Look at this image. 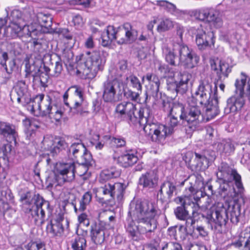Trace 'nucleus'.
<instances>
[{"label": "nucleus", "instance_id": "f257e3e1", "mask_svg": "<svg viewBox=\"0 0 250 250\" xmlns=\"http://www.w3.org/2000/svg\"><path fill=\"white\" fill-rule=\"evenodd\" d=\"M161 213V210L154 202L132 201L125 225L128 236L135 241L141 239V234L150 238L152 233L157 228L158 219Z\"/></svg>", "mask_w": 250, "mask_h": 250}, {"label": "nucleus", "instance_id": "f03ea898", "mask_svg": "<svg viewBox=\"0 0 250 250\" xmlns=\"http://www.w3.org/2000/svg\"><path fill=\"white\" fill-rule=\"evenodd\" d=\"M196 203L192 201V217L196 222L206 218L210 224L211 229L217 233H221L222 227L226 225L228 220L227 210L223 203L218 202L215 204L209 209L204 211L200 208L198 202L200 197H193Z\"/></svg>", "mask_w": 250, "mask_h": 250}, {"label": "nucleus", "instance_id": "7ed1b4c3", "mask_svg": "<svg viewBox=\"0 0 250 250\" xmlns=\"http://www.w3.org/2000/svg\"><path fill=\"white\" fill-rule=\"evenodd\" d=\"M217 179L216 182L219 184L218 189L219 194L222 197L232 196L230 192L231 188L229 184L234 181V184L237 189L235 191L234 188L231 189L233 193H241L244 190L242 182L241 176L235 169L232 168L228 164L222 163L218 167V171L216 173Z\"/></svg>", "mask_w": 250, "mask_h": 250}, {"label": "nucleus", "instance_id": "20e7f679", "mask_svg": "<svg viewBox=\"0 0 250 250\" xmlns=\"http://www.w3.org/2000/svg\"><path fill=\"white\" fill-rule=\"evenodd\" d=\"M163 52L166 62L173 66L181 64L186 68H192L199 61V57L184 44L174 43L172 49L164 46Z\"/></svg>", "mask_w": 250, "mask_h": 250}, {"label": "nucleus", "instance_id": "39448f33", "mask_svg": "<svg viewBox=\"0 0 250 250\" xmlns=\"http://www.w3.org/2000/svg\"><path fill=\"white\" fill-rule=\"evenodd\" d=\"M135 105L129 102H122L117 104L116 107V112L123 120L129 125L139 123L144 127L150 120L151 110L146 106L141 107L136 114L135 113Z\"/></svg>", "mask_w": 250, "mask_h": 250}, {"label": "nucleus", "instance_id": "423d86ee", "mask_svg": "<svg viewBox=\"0 0 250 250\" xmlns=\"http://www.w3.org/2000/svg\"><path fill=\"white\" fill-rule=\"evenodd\" d=\"M20 200L26 205L34 204L31 208H27L25 212L30 213L35 223L43 225L45 221V212L51 213L52 210L49 202L39 194L32 195L30 192L21 194Z\"/></svg>", "mask_w": 250, "mask_h": 250}, {"label": "nucleus", "instance_id": "0eeeda50", "mask_svg": "<svg viewBox=\"0 0 250 250\" xmlns=\"http://www.w3.org/2000/svg\"><path fill=\"white\" fill-rule=\"evenodd\" d=\"M152 118L151 113L150 120L144 127V130L146 135L150 136L152 142L163 145L166 142V138L171 135L176 130L178 125L177 117L174 115L170 116L168 126L153 122Z\"/></svg>", "mask_w": 250, "mask_h": 250}, {"label": "nucleus", "instance_id": "6e6552de", "mask_svg": "<svg viewBox=\"0 0 250 250\" xmlns=\"http://www.w3.org/2000/svg\"><path fill=\"white\" fill-rule=\"evenodd\" d=\"M125 190V186L122 183L108 182L103 186L94 188L93 191L97 201L104 204L115 198L118 201L122 200Z\"/></svg>", "mask_w": 250, "mask_h": 250}, {"label": "nucleus", "instance_id": "1a4fd4ad", "mask_svg": "<svg viewBox=\"0 0 250 250\" xmlns=\"http://www.w3.org/2000/svg\"><path fill=\"white\" fill-rule=\"evenodd\" d=\"M80 60L84 65L85 73L91 74L93 77L95 76L99 71L103 70L105 62V60L99 50L87 51L80 56Z\"/></svg>", "mask_w": 250, "mask_h": 250}, {"label": "nucleus", "instance_id": "9d476101", "mask_svg": "<svg viewBox=\"0 0 250 250\" xmlns=\"http://www.w3.org/2000/svg\"><path fill=\"white\" fill-rule=\"evenodd\" d=\"M44 98L43 94L37 95L35 98V104L32 105L34 109L37 107L40 111L41 116L48 117L50 119H54L56 121H59L62 117L63 112L62 110L53 108L51 103V98L47 96L45 101L42 102Z\"/></svg>", "mask_w": 250, "mask_h": 250}, {"label": "nucleus", "instance_id": "9b49d317", "mask_svg": "<svg viewBox=\"0 0 250 250\" xmlns=\"http://www.w3.org/2000/svg\"><path fill=\"white\" fill-rule=\"evenodd\" d=\"M188 106L186 110L185 120L189 127L195 130L199 125L205 120L201 114V105L198 102L191 97L188 100Z\"/></svg>", "mask_w": 250, "mask_h": 250}, {"label": "nucleus", "instance_id": "f8f14e48", "mask_svg": "<svg viewBox=\"0 0 250 250\" xmlns=\"http://www.w3.org/2000/svg\"><path fill=\"white\" fill-rule=\"evenodd\" d=\"M123 88V82L117 78L106 80L103 85L104 101L107 103L115 102L117 95L122 93Z\"/></svg>", "mask_w": 250, "mask_h": 250}, {"label": "nucleus", "instance_id": "ddd939ff", "mask_svg": "<svg viewBox=\"0 0 250 250\" xmlns=\"http://www.w3.org/2000/svg\"><path fill=\"white\" fill-rule=\"evenodd\" d=\"M34 24L26 25L23 23L10 22L7 26L4 28L2 37L8 39L17 38L27 37Z\"/></svg>", "mask_w": 250, "mask_h": 250}, {"label": "nucleus", "instance_id": "4468645a", "mask_svg": "<svg viewBox=\"0 0 250 250\" xmlns=\"http://www.w3.org/2000/svg\"><path fill=\"white\" fill-rule=\"evenodd\" d=\"M212 88V84L210 80L208 78L201 80L197 90L191 98L197 101L201 105H206L211 100Z\"/></svg>", "mask_w": 250, "mask_h": 250}, {"label": "nucleus", "instance_id": "2eb2a0df", "mask_svg": "<svg viewBox=\"0 0 250 250\" xmlns=\"http://www.w3.org/2000/svg\"><path fill=\"white\" fill-rule=\"evenodd\" d=\"M75 172V165L73 162L57 163L54 168L56 176L62 179L64 182H70L74 180Z\"/></svg>", "mask_w": 250, "mask_h": 250}, {"label": "nucleus", "instance_id": "dca6fc26", "mask_svg": "<svg viewBox=\"0 0 250 250\" xmlns=\"http://www.w3.org/2000/svg\"><path fill=\"white\" fill-rule=\"evenodd\" d=\"M194 34L196 43L200 50H204L214 43L213 33L206 32L201 26L195 30Z\"/></svg>", "mask_w": 250, "mask_h": 250}, {"label": "nucleus", "instance_id": "f3484780", "mask_svg": "<svg viewBox=\"0 0 250 250\" xmlns=\"http://www.w3.org/2000/svg\"><path fill=\"white\" fill-rule=\"evenodd\" d=\"M177 190V183L175 180L167 178L161 185L157 196L162 202L169 201Z\"/></svg>", "mask_w": 250, "mask_h": 250}, {"label": "nucleus", "instance_id": "a211bd4d", "mask_svg": "<svg viewBox=\"0 0 250 250\" xmlns=\"http://www.w3.org/2000/svg\"><path fill=\"white\" fill-rule=\"evenodd\" d=\"M114 158L116 160L117 163L119 165L125 168L132 167L138 160L136 150L132 149H126L118 158L114 157Z\"/></svg>", "mask_w": 250, "mask_h": 250}, {"label": "nucleus", "instance_id": "6ab92c4d", "mask_svg": "<svg viewBox=\"0 0 250 250\" xmlns=\"http://www.w3.org/2000/svg\"><path fill=\"white\" fill-rule=\"evenodd\" d=\"M177 204L180 205L174 209V213L176 218L180 220L187 219L189 216V213L187 209V206L192 205V201L188 197H178L176 199Z\"/></svg>", "mask_w": 250, "mask_h": 250}, {"label": "nucleus", "instance_id": "aec40b11", "mask_svg": "<svg viewBox=\"0 0 250 250\" xmlns=\"http://www.w3.org/2000/svg\"><path fill=\"white\" fill-rule=\"evenodd\" d=\"M121 32V28L116 29L113 26H108L106 31L101 35L102 45L103 46H107L114 40H117L118 42V40L120 38Z\"/></svg>", "mask_w": 250, "mask_h": 250}, {"label": "nucleus", "instance_id": "412c9836", "mask_svg": "<svg viewBox=\"0 0 250 250\" xmlns=\"http://www.w3.org/2000/svg\"><path fill=\"white\" fill-rule=\"evenodd\" d=\"M123 28L125 30V37H122L124 32L122 30L120 38L118 40V43L120 44H130L135 42L137 38V31L133 28L132 25L129 22L125 23L123 25Z\"/></svg>", "mask_w": 250, "mask_h": 250}, {"label": "nucleus", "instance_id": "4be33fe9", "mask_svg": "<svg viewBox=\"0 0 250 250\" xmlns=\"http://www.w3.org/2000/svg\"><path fill=\"white\" fill-rule=\"evenodd\" d=\"M227 105L224 108V113L228 114L240 110L245 104L243 95L239 94L231 97L227 100Z\"/></svg>", "mask_w": 250, "mask_h": 250}, {"label": "nucleus", "instance_id": "5701e85b", "mask_svg": "<svg viewBox=\"0 0 250 250\" xmlns=\"http://www.w3.org/2000/svg\"><path fill=\"white\" fill-rule=\"evenodd\" d=\"M90 236L92 241L95 244H102L105 239V227L100 223L92 224Z\"/></svg>", "mask_w": 250, "mask_h": 250}, {"label": "nucleus", "instance_id": "b1692460", "mask_svg": "<svg viewBox=\"0 0 250 250\" xmlns=\"http://www.w3.org/2000/svg\"><path fill=\"white\" fill-rule=\"evenodd\" d=\"M158 178L151 171L142 174L139 179L138 184L144 188H154L158 185Z\"/></svg>", "mask_w": 250, "mask_h": 250}, {"label": "nucleus", "instance_id": "393cba45", "mask_svg": "<svg viewBox=\"0 0 250 250\" xmlns=\"http://www.w3.org/2000/svg\"><path fill=\"white\" fill-rule=\"evenodd\" d=\"M92 199V194L90 191L86 192L81 199H75L72 202L74 211L76 213L84 211Z\"/></svg>", "mask_w": 250, "mask_h": 250}, {"label": "nucleus", "instance_id": "a878e982", "mask_svg": "<svg viewBox=\"0 0 250 250\" xmlns=\"http://www.w3.org/2000/svg\"><path fill=\"white\" fill-rule=\"evenodd\" d=\"M27 37L32 39L33 46H42L45 43L44 34L42 32L41 26L36 23H34Z\"/></svg>", "mask_w": 250, "mask_h": 250}, {"label": "nucleus", "instance_id": "bb28decb", "mask_svg": "<svg viewBox=\"0 0 250 250\" xmlns=\"http://www.w3.org/2000/svg\"><path fill=\"white\" fill-rule=\"evenodd\" d=\"M218 104V98L215 95V93H214L211 100L206 105H204L207 107L205 114L206 122L214 118L219 114L220 110Z\"/></svg>", "mask_w": 250, "mask_h": 250}, {"label": "nucleus", "instance_id": "cd10ccee", "mask_svg": "<svg viewBox=\"0 0 250 250\" xmlns=\"http://www.w3.org/2000/svg\"><path fill=\"white\" fill-rule=\"evenodd\" d=\"M146 78L150 83L151 85L150 90L149 92L150 94L157 98H159L160 80L158 77L155 74L148 73L145 76L142 77V81Z\"/></svg>", "mask_w": 250, "mask_h": 250}, {"label": "nucleus", "instance_id": "c85d7f7f", "mask_svg": "<svg viewBox=\"0 0 250 250\" xmlns=\"http://www.w3.org/2000/svg\"><path fill=\"white\" fill-rule=\"evenodd\" d=\"M77 161L81 164V168H84V172L80 173V176L83 177V179L85 180L87 178V167L92 166L93 163L92 155L86 149V150L83 151L79 158L77 159Z\"/></svg>", "mask_w": 250, "mask_h": 250}, {"label": "nucleus", "instance_id": "c756f323", "mask_svg": "<svg viewBox=\"0 0 250 250\" xmlns=\"http://www.w3.org/2000/svg\"><path fill=\"white\" fill-rule=\"evenodd\" d=\"M223 206L227 210V214L228 216V220H229V219L230 221L234 224H237L239 221V217L240 215V206L238 204H235L232 205H228L226 204H223ZM228 220H227L228 221Z\"/></svg>", "mask_w": 250, "mask_h": 250}, {"label": "nucleus", "instance_id": "7c9ffc66", "mask_svg": "<svg viewBox=\"0 0 250 250\" xmlns=\"http://www.w3.org/2000/svg\"><path fill=\"white\" fill-rule=\"evenodd\" d=\"M81 230H77V236L72 244L73 250H85L86 247V241L85 236L87 235V231L83 230L81 233Z\"/></svg>", "mask_w": 250, "mask_h": 250}, {"label": "nucleus", "instance_id": "2f4dec72", "mask_svg": "<svg viewBox=\"0 0 250 250\" xmlns=\"http://www.w3.org/2000/svg\"><path fill=\"white\" fill-rule=\"evenodd\" d=\"M46 232L52 237L58 238L63 234L64 228L62 223H54L52 221L46 226Z\"/></svg>", "mask_w": 250, "mask_h": 250}, {"label": "nucleus", "instance_id": "473e14b6", "mask_svg": "<svg viewBox=\"0 0 250 250\" xmlns=\"http://www.w3.org/2000/svg\"><path fill=\"white\" fill-rule=\"evenodd\" d=\"M129 70L126 60H122L119 61L116 65L115 75L117 79L122 82L123 79H128L127 73Z\"/></svg>", "mask_w": 250, "mask_h": 250}, {"label": "nucleus", "instance_id": "72a5a7b5", "mask_svg": "<svg viewBox=\"0 0 250 250\" xmlns=\"http://www.w3.org/2000/svg\"><path fill=\"white\" fill-rule=\"evenodd\" d=\"M10 22L24 23V22L31 21L30 16L26 12L22 13V12L18 9L13 10L9 17Z\"/></svg>", "mask_w": 250, "mask_h": 250}, {"label": "nucleus", "instance_id": "f704fd0d", "mask_svg": "<svg viewBox=\"0 0 250 250\" xmlns=\"http://www.w3.org/2000/svg\"><path fill=\"white\" fill-rule=\"evenodd\" d=\"M68 147V144L62 138H56L50 149V154L54 157Z\"/></svg>", "mask_w": 250, "mask_h": 250}, {"label": "nucleus", "instance_id": "c9c22d12", "mask_svg": "<svg viewBox=\"0 0 250 250\" xmlns=\"http://www.w3.org/2000/svg\"><path fill=\"white\" fill-rule=\"evenodd\" d=\"M207 21L216 28L221 27L223 25L221 13L218 10L210 8Z\"/></svg>", "mask_w": 250, "mask_h": 250}, {"label": "nucleus", "instance_id": "e433bc0d", "mask_svg": "<svg viewBox=\"0 0 250 250\" xmlns=\"http://www.w3.org/2000/svg\"><path fill=\"white\" fill-rule=\"evenodd\" d=\"M86 150L84 145L81 143L72 144L67 149L68 156L72 159H78L83 151Z\"/></svg>", "mask_w": 250, "mask_h": 250}, {"label": "nucleus", "instance_id": "4c0bfd02", "mask_svg": "<svg viewBox=\"0 0 250 250\" xmlns=\"http://www.w3.org/2000/svg\"><path fill=\"white\" fill-rule=\"evenodd\" d=\"M0 134L4 136H12L15 139L17 136L15 126L8 123L0 122Z\"/></svg>", "mask_w": 250, "mask_h": 250}, {"label": "nucleus", "instance_id": "58836bf2", "mask_svg": "<svg viewBox=\"0 0 250 250\" xmlns=\"http://www.w3.org/2000/svg\"><path fill=\"white\" fill-rule=\"evenodd\" d=\"M178 83L180 85V94H183L188 89V82L191 78V75L187 72L180 73L178 76Z\"/></svg>", "mask_w": 250, "mask_h": 250}, {"label": "nucleus", "instance_id": "ea45409f", "mask_svg": "<svg viewBox=\"0 0 250 250\" xmlns=\"http://www.w3.org/2000/svg\"><path fill=\"white\" fill-rule=\"evenodd\" d=\"M195 156L193 162L191 160L188 162V165L191 168H194L196 170H200L202 168L204 162L207 161V158L205 155L197 153H195Z\"/></svg>", "mask_w": 250, "mask_h": 250}, {"label": "nucleus", "instance_id": "a19ab883", "mask_svg": "<svg viewBox=\"0 0 250 250\" xmlns=\"http://www.w3.org/2000/svg\"><path fill=\"white\" fill-rule=\"evenodd\" d=\"M15 91L16 92L18 97L17 101L20 103L21 98L26 94L27 92V85L23 81H19L15 87Z\"/></svg>", "mask_w": 250, "mask_h": 250}, {"label": "nucleus", "instance_id": "79ce46f5", "mask_svg": "<svg viewBox=\"0 0 250 250\" xmlns=\"http://www.w3.org/2000/svg\"><path fill=\"white\" fill-rule=\"evenodd\" d=\"M210 9V8H206L193 10L191 12V16L194 17L196 20L207 21Z\"/></svg>", "mask_w": 250, "mask_h": 250}, {"label": "nucleus", "instance_id": "37998d69", "mask_svg": "<svg viewBox=\"0 0 250 250\" xmlns=\"http://www.w3.org/2000/svg\"><path fill=\"white\" fill-rule=\"evenodd\" d=\"M14 250H45L43 243L31 241L23 246H21Z\"/></svg>", "mask_w": 250, "mask_h": 250}, {"label": "nucleus", "instance_id": "c03bdc74", "mask_svg": "<svg viewBox=\"0 0 250 250\" xmlns=\"http://www.w3.org/2000/svg\"><path fill=\"white\" fill-rule=\"evenodd\" d=\"M157 4L164 7L168 12L171 14L177 15L180 13V11L176 8L173 3L166 0H157Z\"/></svg>", "mask_w": 250, "mask_h": 250}, {"label": "nucleus", "instance_id": "a18cd8bd", "mask_svg": "<svg viewBox=\"0 0 250 250\" xmlns=\"http://www.w3.org/2000/svg\"><path fill=\"white\" fill-rule=\"evenodd\" d=\"M219 79H221L222 76L227 78L229 73L231 71L232 66L223 61H220L218 63Z\"/></svg>", "mask_w": 250, "mask_h": 250}, {"label": "nucleus", "instance_id": "49530a36", "mask_svg": "<svg viewBox=\"0 0 250 250\" xmlns=\"http://www.w3.org/2000/svg\"><path fill=\"white\" fill-rule=\"evenodd\" d=\"M2 60L0 62V64L4 67L5 70L8 74H11L16 66V61L14 59L12 60L9 62L8 65L9 69L7 68L6 61L8 59V54L6 52H3L1 54Z\"/></svg>", "mask_w": 250, "mask_h": 250}, {"label": "nucleus", "instance_id": "de8ad7c7", "mask_svg": "<svg viewBox=\"0 0 250 250\" xmlns=\"http://www.w3.org/2000/svg\"><path fill=\"white\" fill-rule=\"evenodd\" d=\"M159 102L162 104L164 111L167 113V115L169 116L171 114V111H172V108L174 105L173 103L170 102L165 95L162 96L161 93L159 94Z\"/></svg>", "mask_w": 250, "mask_h": 250}, {"label": "nucleus", "instance_id": "09e8293b", "mask_svg": "<svg viewBox=\"0 0 250 250\" xmlns=\"http://www.w3.org/2000/svg\"><path fill=\"white\" fill-rule=\"evenodd\" d=\"M218 148L221 152L229 153L234 150V146L230 139L223 140L218 145Z\"/></svg>", "mask_w": 250, "mask_h": 250}, {"label": "nucleus", "instance_id": "8fccbe9b", "mask_svg": "<svg viewBox=\"0 0 250 250\" xmlns=\"http://www.w3.org/2000/svg\"><path fill=\"white\" fill-rule=\"evenodd\" d=\"M14 196L10 189L7 188H4L0 189V201L2 204H7L9 202H12Z\"/></svg>", "mask_w": 250, "mask_h": 250}, {"label": "nucleus", "instance_id": "3c124183", "mask_svg": "<svg viewBox=\"0 0 250 250\" xmlns=\"http://www.w3.org/2000/svg\"><path fill=\"white\" fill-rule=\"evenodd\" d=\"M83 101H75L72 106L69 105V111L72 114L74 115L76 114L82 115L83 113L86 112L83 106Z\"/></svg>", "mask_w": 250, "mask_h": 250}, {"label": "nucleus", "instance_id": "603ef678", "mask_svg": "<svg viewBox=\"0 0 250 250\" xmlns=\"http://www.w3.org/2000/svg\"><path fill=\"white\" fill-rule=\"evenodd\" d=\"M121 170L115 167H111L108 169L104 170L101 176H104L107 179L114 178L119 177L121 175Z\"/></svg>", "mask_w": 250, "mask_h": 250}, {"label": "nucleus", "instance_id": "864d4df0", "mask_svg": "<svg viewBox=\"0 0 250 250\" xmlns=\"http://www.w3.org/2000/svg\"><path fill=\"white\" fill-rule=\"evenodd\" d=\"M174 115L175 117L179 116L181 120H185L186 110L183 104L174 105L171 111V114L169 116Z\"/></svg>", "mask_w": 250, "mask_h": 250}, {"label": "nucleus", "instance_id": "5fc2aeb1", "mask_svg": "<svg viewBox=\"0 0 250 250\" xmlns=\"http://www.w3.org/2000/svg\"><path fill=\"white\" fill-rule=\"evenodd\" d=\"M173 22L169 19H163L157 26V31L159 32H165L172 28Z\"/></svg>", "mask_w": 250, "mask_h": 250}, {"label": "nucleus", "instance_id": "6e6d98bb", "mask_svg": "<svg viewBox=\"0 0 250 250\" xmlns=\"http://www.w3.org/2000/svg\"><path fill=\"white\" fill-rule=\"evenodd\" d=\"M247 76L243 73H241V77L240 79H236L235 83L236 92L239 94H244V87L246 84Z\"/></svg>", "mask_w": 250, "mask_h": 250}, {"label": "nucleus", "instance_id": "4d7b16f0", "mask_svg": "<svg viewBox=\"0 0 250 250\" xmlns=\"http://www.w3.org/2000/svg\"><path fill=\"white\" fill-rule=\"evenodd\" d=\"M41 70V68H40L38 66L35 65L34 63L31 64L29 62H26L25 69V71L26 72L25 77H29V76L32 75L33 73H37L38 70L39 72L40 73Z\"/></svg>", "mask_w": 250, "mask_h": 250}, {"label": "nucleus", "instance_id": "13d9d810", "mask_svg": "<svg viewBox=\"0 0 250 250\" xmlns=\"http://www.w3.org/2000/svg\"><path fill=\"white\" fill-rule=\"evenodd\" d=\"M39 21L41 23L42 26L46 28L50 27L52 25V18L50 17L46 16L45 15L40 14L38 15Z\"/></svg>", "mask_w": 250, "mask_h": 250}, {"label": "nucleus", "instance_id": "bf43d9fd", "mask_svg": "<svg viewBox=\"0 0 250 250\" xmlns=\"http://www.w3.org/2000/svg\"><path fill=\"white\" fill-rule=\"evenodd\" d=\"M51 32L54 34L62 35L64 38L68 40H72V36L69 33L67 28H56L52 29Z\"/></svg>", "mask_w": 250, "mask_h": 250}, {"label": "nucleus", "instance_id": "052dcab7", "mask_svg": "<svg viewBox=\"0 0 250 250\" xmlns=\"http://www.w3.org/2000/svg\"><path fill=\"white\" fill-rule=\"evenodd\" d=\"M180 85L177 81L172 79L167 80V89L173 93H180Z\"/></svg>", "mask_w": 250, "mask_h": 250}, {"label": "nucleus", "instance_id": "680f3d73", "mask_svg": "<svg viewBox=\"0 0 250 250\" xmlns=\"http://www.w3.org/2000/svg\"><path fill=\"white\" fill-rule=\"evenodd\" d=\"M161 250H183L181 244L176 242L166 243L162 247Z\"/></svg>", "mask_w": 250, "mask_h": 250}, {"label": "nucleus", "instance_id": "e2e57ef3", "mask_svg": "<svg viewBox=\"0 0 250 250\" xmlns=\"http://www.w3.org/2000/svg\"><path fill=\"white\" fill-rule=\"evenodd\" d=\"M128 79H129L130 83L133 88L136 89L138 91H142V84L139 79L134 75H130Z\"/></svg>", "mask_w": 250, "mask_h": 250}, {"label": "nucleus", "instance_id": "0e129e2a", "mask_svg": "<svg viewBox=\"0 0 250 250\" xmlns=\"http://www.w3.org/2000/svg\"><path fill=\"white\" fill-rule=\"evenodd\" d=\"M110 143L112 145L116 147L124 146L126 144L125 139L121 137H112L110 139Z\"/></svg>", "mask_w": 250, "mask_h": 250}, {"label": "nucleus", "instance_id": "69168bd1", "mask_svg": "<svg viewBox=\"0 0 250 250\" xmlns=\"http://www.w3.org/2000/svg\"><path fill=\"white\" fill-rule=\"evenodd\" d=\"M184 221H186L185 223V229L187 231L189 230L190 232L194 231V226L196 221L193 219L192 216H188V217L187 219H185Z\"/></svg>", "mask_w": 250, "mask_h": 250}, {"label": "nucleus", "instance_id": "338daca9", "mask_svg": "<svg viewBox=\"0 0 250 250\" xmlns=\"http://www.w3.org/2000/svg\"><path fill=\"white\" fill-rule=\"evenodd\" d=\"M247 232H242L241 233L240 236L239 238V240L233 243H232L230 244V246H233L236 248H240L242 246L243 243L244 245L245 244V241H246L247 235Z\"/></svg>", "mask_w": 250, "mask_h": 250}, {"label": "nucleus", "instance_id": "774afa93", "mask_svg": "<svg viewBox=\"0 0 250 250\" xmlns=\"http://www.w3.org/2000/svg\"><path fill=\"white\" fill-rule=\"evenodd\" d=\"M81 214L79 215L78 219L79 223L82 225L83 224L85 226H88L89 225V220L88 218L87 215L85 213L80 212Z\"/></svg>", "mask_w": 250, "mask_h": 250}]
</instances>
